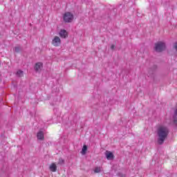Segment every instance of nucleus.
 Returning a JSON list of instances; mask_svg holds the SVG:
<instances>
[{
	"label": "nucleus",
	"instance_id": "8",
	"mask_svg": "<svg viewBox=\"0 0 177 177\" xmlns=\"http://www.w3.org/2000/svg\"><path fill=\"white\" fill-rule=\"evenodd\" d=\"M49 169L51 172H56L57 171V166L56 165V163H51L49 167Z\"/></svg>",
	"mask_w": 177,
	"mask_h": 177
},
{
	"label": "nucleus",
	"instance_id": "13",
	"mask_svg": "<svg viewBox=\"0 0 177 177\" xmlns=\"http://www.w3.org/2000/svg\"><path fill=\"white\" fill-rule=\"evenodd\" d=\"M17 74L19 77H23V71H18Z\"/></svg>",
	"mask_w": 177,
	"mask_h": 177
},
{
	"label": "nucleus",
	"instance_id": "11",
	"mask_svg": "<svg viewBox=\"0 0 177 177\" xmlns=\"http://www.w3.org/2000/svg\"><path fill=\"white\" fill-rule=\"evenodd\" d=\"M86 150H88V147L86 145H84L82 149V154H85V153H86Z\"/></svg>",
	"mask_w": 177,
	"mask_h": 177
},
{
	"label": "nucleus",
	"instance_id": "10",
	"mask_svg": "<svg viewBox=\"0 0 177 177\" xmlns=\"http://www.w3.org/2000/svg\"><path fill=\"white\" fill-rule=\"evenodd\" d=\"M102 172V167H97L94 169V174H100Z\"/></svg>",
	"mask_w": 177,
	"mask_h": 177
},
{
	"label": "nucleus",
	"instance_id": "2",
	"mask_svg": "<svg viewBox=\"0 0 177 177\" xmlns=\"http://www.w3.org/2000/svg\"><path fill=\"white\" fill-rule=\"evenodd\" d=\"M63 19L65 23H71L74 20V15L70 12H66L64 14Z\"/></svg>",
	"mask_w": 177,
	"mask_h": 177
},
{
	"label": "nucleus",
	"instance_id": "15",
	"mask_svg": "<svg viewBox=\"0 0 177 177\" xmlns=\"http://www.w3.org/2000/svg\"><path fill=\"white\" fill-rule=\"evenodd\" d=\"M114 48H115L114 44H113V45L111 46V49H114Z\"/></svg>",
	"mask_w": 177,
	"mask_h": 177
},
{
	"label": "nucleus",
	"instance_id": "14",
	"mask_svg": "<svg viewBox=\"0 0 177 177\" xmlns=\"http://www.w3.org/2000/svg\"><path fill=\"white\" fill-rule=\"evenodd\" d=\"M15 50L17 53H19V52H20V47L19 46L15 47Z\"/></svg>",
	"mask_w": 177,
	"mask_h": 177
},
{
	"label": "nucleus",
	"instance_id": "6",
	"mask_svg": "<svg viewBox=\"0 0 177 177\" xmlns=\"http://www.w3.org/2000/svg\"><path fill=\"white\" fill-rule=\"evenodd\" d=\"M105 155L106 160H114V154H113V152L106 151Z\"/></svg>",
	"mask_w": 177,
	"mask_h": 177
},
{
	"label": "nucleus",
	"instance_id": "3",
	"mask_svg": "<svg viewBox=\"0 0 177 177\" xmlns=\"http://www.w3.org/2000/svg\"><path fill=\"white\" fill-rule=\"evenodd\" d=\"M165 43L164 41H158L155 44V50L156 52H162V50H165Z\"/></svg>",
	"mask_w": 177,
	"mask_h": 177
},
{
	"label": "nucleus",
	"instance_id": "5",
	"mask_svg": "<svg viewBox=\"0 0 177 177\" xmlns=\"http://www.w3.org/2000/svg\"><path fill=\"white\" fill-rule=\"evenodd\" d=\"M37 138L38 140H45V134L44 133V131H39L37 132Z\"/></svg>",
	"mask_w": 177,
	"mask_h": 177
},
{
	"label": "nucleus",
	"instance_id": "1",
	"mask_svg": "<svg viewBox=\"0 0 177 177\" xmlns=\"http://www.w3.org/2000/svg\"><path fill=\"white\" fill-rule=\"evenodd\" d=\"M168 133H169V130L167 127L160 126L158 129V145H162L164 142H165V139H167L168 136Z\"/></svg>",
	"mask_w": 177,
	"mask_h": 177
},
{
	"label": "nucleus",
	"instance_id": "4",
	"mask_svg": "<svg viewBox=\"0 0 177 177\" xmlns=\"http://www.w3.org/2000/svg\"><path fill=\"white\" fill-rule=\"evenodd\" d=\"M51 44L53 46L57 48V46H60L62 44V39H60V37H59V36H55L53 39Z\"/></svg>",
	"mask_w": 177,
	"mask_h": 177
},
{
	"label": "nucleus",
	"instance_id": "9",
	"mask_svg": "<svg viewBox=\"0 0 177 177\" xmlns=\"http://www.w3.org/2000/svg\"><path fill=\"white\" fill-rule=\"evenodd\" d=\"M42 67H43V64L41 62H37L35 64V71H39V70H41Z\"/></svg>",
	"mask_w": 177,
	"mask_h": 177
},
{
	"label": "nucleus",
	"instance_id": "12",
	"mask_svg": "<svg viewBox=\"0 0 177 177\" xmlns=\"http://www.w3.org/2000/svg\"><path fill=\"white\" fill-rule=\"evenodd\" d=\"M64 164V160L63 158H60L58 161V165H63Z\"/></svg>",
	"mask_w": 177,
	"mask_h": 177
},
{
	"label": "nucleus",
	"instance_id": "7",
	"mask_svg": "<svg viewBox=\"0 0 177 177\" xmlns=\"http://www.w3.org/2000/svg\"><path fill=\"white\" fill-rule=\"evenodd\" d=\"M59 37L61 38H67V37H68V33L67 32V31L66 30H61L59 32Z\"/></svg>",
	"mask_w": 177,
	"mask_h": 177
}]
</instances>
